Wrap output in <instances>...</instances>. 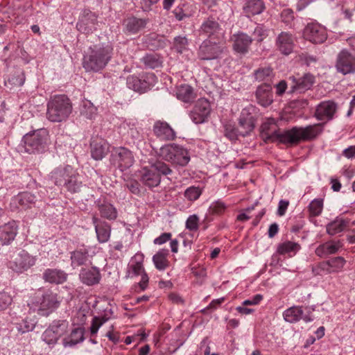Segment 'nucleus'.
<instances>
[{"instance_id": "nucleus-1", "label": "nucleus", "mask_w": 355, "mask_h": 355, "mask_svg": "<svg viewBox=\"0 0 355 355\" xmlns=\"http://www.w3.org/2000/svg\"><path fill=\"white\" fill-rule=\"evenodd\" d=\"M113 48L109 44H100L89 48L84 55L83 65L87 71H98L110 61Z\"/></svg>"}, {"instance_id": "nucleus-2", "label": "nucleus", "mask_w": 355, "mask_h": 355, "mask_svg": "<svg viewBox=\"0 0 355 355\" xmlns=\"http://www.w3.org/2000/svg\"><path fill=\"white\" fill-rule=\"evenodd\" d=\"M71 112V101L64 94L52 96L47 103L46 118L51 122L65 121Z\"/></svg>"}, {"instance_id": "nucleus-3", "label": "nucleus", "mask_w": 355, "mask_h": 355, "mask_svg": "<svg viewBox=\"0 0 355 355\" xmlns=\"http://www.w3.org/2000/svg\"><path fill=\"white\" fill-rule=\"evenodd\" d=\"M150 165L144 166L141 171V182L150 189L157 187L161 182V175H168L172 173L168 166L161 162H149Z\"/></svg>"}, {"instance_id": "nucleus-4", "label": "nucleus", "mask_w": 355, "mask_h": 355, "mask_svg": "<svg viewBox=\"0 0 355 355\" xmlns=\"http://www.w3.org/2000/svg\"><path fill=\"white\" fill-rule=\"evenodd\" d=\"M48 132L46 129H39L25 135L22 139L20 153L40 154L44 153Z\"/></svg>"}, {"instance_id": "nucleus-5", "label": "nucleus", "mask_w": 355, "mask_h": 355, "mask_svg": "<svg viewBox=\"0 0 355 355\" xmlns=\"http://www.w3.org/2000/svg\"><path fill=\"white\" fill-rule=\"evenodd\" d=\"M323 130L322 123H315L305 127H293L286 131L284 139L286 144H297L300 141H311L320 135Z\"/></svg>"}, {"instance_id": "nucleus-6", "label": "nucleus", "mask_w": 355, "mask_h": 355, "mask_svg": "<svg viewBox=\"0 0 355 355\" xmlns=\"http://www.w3.org/2000/svg\"><path fill=\"white\" fill-rule=\"evenodd\" d=\"M157 83V77L153 73H145L139 76H130L127 78V86L129 89L140 94L150 89Z\"/></svg>"}, {"instance_id": "nucleus-7", "label": "nucleus", "mask_w": 355, "mask_h": 355, "mask_svg": "<svg viewBox=\"0 0 355 355\" xmlns=\"http://www.w3.org/2000/svg\"><path fill=\"white\" fill-rule=\"evenodd\" d=\"M36 257L31 255L26 251L20 250L14 254L9 261L8 266L12 271L21 274L35 264Z\"/></svg>"}, {"instance_id": "nucleus-8", "label": "nucleus", "mask_w": 355, "mask_h": 355, "mask_svg": "<svg viewBox=\"0 0 355 355\" xmlns=\"http://www.w3.org/2000/svg\"><path fill=\"white\" fill-rule=\"evenodd\" d=\"M69 322L66 320H54L43 332L42 339L48 345H55L58 340L68 332Z\"/></svg>"}, {"instance_id": "nucleus-9", "label": "nucleus", "mask_w": 355, "mask_h": 355, "mask_svg": "<svg viewBox=\"0 0 355 355\" xmlns=\"http://www.w3.org/2000/svg\"><path fill=\"white\" fill-rule=\"evenodd\" d=\"M226 51V47L219 42L205 40L199 46L198 57L202 60L218 59Z\"/></svg>"}, {"instance_id": "nucleus-10", "label": "nucleus", "mask_w": 355, "mask_h": 355, "mask_svg": "<svg viewBox=\"0 0 355 355\" xmlns=\"http://www.w3.org/2000/svg\"><path fill=\"white\" fill-rule=\"evenodd\" d=\"M285 135L286 131H280L274 119H268L260 128V136L265 142L280 141L286 144Z\"/></svg>"}, {"instance_id": "nucleus-11", "label": "nucleus", "mask_w": 355, "mask_h": 355, "mask_svg": "<svg viewBox=\"0 0 355 355\" xmlns=\"http://www.w3.org/2000/svg\"><path fill=\"white\" fill-rule=\"evenodd\" d=\"M59 306V302L56 294L53 293H46L43 295L36 303L33 302L30 306V310L33 312L37 311L40 315L48 316Z\"/></svg>"}, {"instance_id": "nucleus-12", "label": "nucleus", "mask_w": 355, "mask_h": 355, "mask_svg": "<svg viewBox=\"0 0 355 355\" xmlns=\"http://www.w3.org/2000/svg\"><path fill=\"white\" fill-rule=\"evenodd\" d=\"M335 67L343 75L355 73V54L347 49H342L337 55Z\"/></svg>"}, {"instance_id": "nucleus-13", "label": "nucleus", "mask_w": 355, "mask_h": 355, "mask_svg": "<svg viewBox=\"0 0 355 355\" xmlns=\"http://www.w3.org/2000/svg\"><path fill=\"white\" fill-rule=\"evenodd\" d=\"M98 22L97 15L90 10H85L79 17L76 28L84 34H90L97 29Z\"/></svg>"}, {"instance_id": "nucleus-14", "label": "nucleus", "mask_w": 355, "mask_h": 355, "mask_svg": "<svg viewBox=\"0 0 355 355\" xmlns=\"http://www.w3.org/2000/svg\"><path fill=\"white\" fill-rule=\"evenodd\" d=\"M92 155H125L127 154L125 148L116 150L111 146L106 141L102 139H94L91 142Z\"/></svg>"}, {"instance_id": "nucleus-15", "label": "nucleus", "mask_w": 355, "mask_h": 355, "mask_svg": "<svg viewBox=\"0 0 355 355\" xmlns=\"http://www.w3.org/2000/svg\"><path fill=\"white\" fill-rule=\"evenodd\" d=\"M304 37L312 43L322 44L327 38V32L324 26L318 23H311L305 27Z\"/></svg>"}, {"instance_id": "nucleus-16", "label": "nucleus", "mask_w": 355, "mask_h": 355, "mask_svg": "<svg viewBox=\"0 0 355 355\" xmlns=\"http://www.w3.org/2000/svg\"><path fill=\"white\" fill-rule=\"evenodd\" d=\"M199 33L207 37V40H218L223 35L222 28L214 17H208L202 21Z\"/></svg>"}, {"instance_id": "nucleus-17", "label": "nucleus", "mask_w": 355, "mask_h": 355, "mask_svg": "<svg viewBox=\"0 0 355 355\" xmlns=\"http://www.w3.org/2000/svg\"><path fill=\"white\" fill-rule=\"evenodd\" d=\"M92 248L82 246L71 252V265L73 268L92 263L94 252Z\"/></svg>"}, {"instance_id": "nucleus-18", "label": "nucleus", "mask_w": 355, "mask_h": 355, "mask_svg": "<svg viewBox=\"0 0 355 355\" xmlns=\"http://www.w3.org/2000/svg\"><path fill=\"white\" fill-rule=\"evenodd\" d=\"M211 112L209 102L205 98L198 99L193 110L190 112V117L196 124L204 123Z\"/></svg>"}, {"instance_id": "nucleus-19", "label": "nucleus", "mask_w": 355, "mask_h": 355, "mask_svg": "<svg viewBox=\"0 0 355 355\" xmlns=\"http://www.w3.org/2000/svg\"><path fill=\"white\" fill-rule=\"evenodd\" d=\"M288 80L292 82L291 92H304L311 89L315 83V77L309 73H304L300 77L292 76L289 77Z\"/></svg>"}, {"instance_id": "nucleus-20", "label": "nucleus", "mask_w": 355, "mask_h": 355, "mask_svg": "<svg viewBox=\"0 0 355 355\" xmlns=\"http://www.w3.org/2000/svg\"><path fill=\"white\" fill-rule=\"evenodd\" d=\"M337 107V104L333 101H322L316 107L315 116L320 121H330L334 118Z\"/></svg>"}, {"instance_id": "nucleus-21", "label": "nucleus", "mask_w": 355, "mask_h": 355, "mask_svg": "<svg viewBox=\"0 0 355 355\" xmlns=\"http://www.w3.org/2000/svg\"><path fill=\"white\" fill-rule=\"evenodd\" d=\"M294 37L288 32H281L275 39V47L282 54L288 55L293 52Z\"/></svg>"}, {"instance_id": "nucleus-22", "label": "nucleus", "mask_w": 355, "mask_h": 355, "mask_svg": "<svg viewBox=\"0 0 355 355\" xmlns=\"http://www.w3.org/2000/svg\"><path fill=\"white\" fill-rule=\"evenodd\" d=\"M36 197L29 192H22L14 196L10 201L12 209H26L35 204Z\"/></svg>"}, {"instance_id": "nucleus-23", "label": "nucleus", "mask_w": 355, "mask_h": 355, "mask_svg": "<svg viewBox=\"0 0 355 355\" xmlns=\"http://www.w3.org/2000/svg\"><path fill=\"white\" fill-rule=\"evenodd\" d=\"M196 10V6L193 2L189 0H182L173 10V13L177 20L182 21L193 17Z\"/></svg>"}, {"instance_id": "nucleus-24", "label": "nucleus", "mask_w": 355, "mask_h": 355, "mask_svg": "<svg viewBox=\"0 0 355 355\" xmlns=\"http://www.w3.org/2000/svg\"><path fill=\"white\" fill-rule=\"evenodd\" d=\"M19 225L17 221L11 220L0 226V242L8 245L14 241L18 233Z\"/></svg>"}, {"instance_id": "nucleus-25", "label": "nucleus", "mask_w": 355, "mask_h": 355, "mask_svg": "<svg viewBox=\"0 0 355 355\" xmlns=\"http://www.w3.org/2000/svg\"><path fill=\"white\" fill-rule=\"evenodd\" d=\"M255 96L257 103L263 107H268L273 102L272 85L263 83L257 87Z\"/></svg>"}, {"instance_id": "nucleus-26", "label": "nucleus", "mask_w": 355, "mask_h": 355, "mask_svg": "<svg viewBox=\"0 0 355 355\" xmlns=\"http://www.w3.org/2000/svg\"><path fill=\"white\" fill-rule=\"evenodd\" d=\"M92 223L94 225L97 240L101 243L108 241L111 234V226L96 216H93Z\"/></svg>"}, {"instance_id": "nucleus-27", "label": "nucleus", "mask_w": 355, "mask_h": 355, "mask_svg": "<svg viewBox=\"0 0 355 355\" xmlns=\"http://www.w3.org/2000/svg\"><path fill=\"white\" fill-rule=\"evenodd\" d=\"M72 168L69 165L56 168L51 173V180L55 185L63 187L67 179L71 177Z\"/></svg>"}, {"instance_id": "nucleus-28", "label": "nucleus", "mask_w": 355, "mask_h": 355, "mask_svg": "<svg viewBox=\"0 0 355 355\" xmlns=\"http://www.w3.org/2000/svg\"><path fill=\"white\" fill-rule=\"evenodd\" d=\"M232 40L234 50L242 54L248 52L252 42V39L250 36L242 32L234 34Z\"/></svg>"}, {"instance_id": "nucleus-29", "label": "nucleus", "mask_w": 355, "mask_h": 355, "mask_svg": "<svg viewBox=\"0 0 355 355\" xmlns=\"http://www.w3.org/2000/svg\"><path fill=\"white\" fill-rule=\"evenodd\" d=\"M79 276L81 282L87 286L97 284L101 279L100 270L96 266L82 269Z\"/></svg>"}, {"instance_id": "nucleus-30", "label": "nucleus", "mask_w": 355, "mask_h": 355, "mask_svg": "<svg viewBox=\"0 0 355 355\" xmlns=\"http://www.w3.org/2000/svg\"><path fill=\"white\" fill-rule=\"evenodd\" d=\"M42 276L45 282L55 284L64 283L67 278V274L64 271L57 268L45 270Z\"/></svg>"}, {"instance_id": "nucleus-31", "label": "nucleus", "mask_w": 355, "mask_h": 355, "mask_svg": "<svg viewBox=\"0 0 355 355\" xmlns=\"http://www.w3.org/2000/svg\"><path fill=\"white\" fill-rule=\"evenodd\" d=\"M155 135L163 140H171L175 137V133L171 126L163 121H157L153 126Z\"/></svg>"}, {"instance_id": "nucleus-32", "label": "nucleus", "mask_w": 355, "mask_h": 355, "mask_svg": "<svg viewBox=\"0 0 355 355\" xmlns=\"http://www.w3.org/2000/svg\"><path fill=\"white\" fill-rule=\"evenodd\" d=\"M239 125L238 132L242 137L249 135L254 128L253 116L250 114L242 112L239 117Z\"/></svg>"}, {"instance_id": "nucleus-33", "label": "nucleus", "mask_w": 355, "mask_h": 355, "mask_svg": "<svg viewBox=\"0 0 355 355\" xmlns=\"http://www.w3.org/2000/svg\"><path fill=\"white\" fill-rule=\"evenodd\" d=\"M97 207L101 217L109 220H114L117 218L118 212L116 207L107 201H99Z\"/></svg>"}, {"instance_id": "nucleus-34", "label": "nucleus", "mask_w": 355, "mask_h": 355, "mask_svg": "<svg viewBox=\"0 0 355 355\" xmlns=\"http://www.w3.org/2000/svg\"><path fill=\"white\" fill-rule=\"evenodd\" d=\"M37 323V319L36 316L29 313L24 318L16 322L15 326L19 332L24 334L32 331Z\"/></svg>"}, {"instance_id": "nucleus-35", "label": "nucleus", "mask_w": 355, "mask_h": 355, "mask_svg": "<svg viewBox=\"0 0 355 355\" xmlns=\"http://www.w3.org/2000/svg\"><path fill=\"white\" fill-rule=\"evenodd\" d=\"M254 78L257 82H263V83H270L272 85L275 73L270 67H259L254 70L253 73Z\"/></svg>"}, {"instance_id": "nucleus-36", "label": "nucleus", "mask_w": 355, "mask_h": 355, "mask_svg": "<svg viewBox=\"0 0 355 355\" xmlns=\"http://www.w3.org/2000/svg\"><path fill=\"white\" fill-rule=\"evenodd\" d=\"M265 4L261 0H248L243 6L248 17L261 14L265 10Z\"/></svg>"}, {"instance_id": "nucleus-37", "label": "nucleus", "mask_w": 355, "mask_h": 355, "mask_svg": "<svg viewBox=\"0 0 355 355\" xmlns=\"http://www.w3.org/2000/svg\"><path fill=\"white\" fill-rule=\"evenodd\" d=\"M84 340V329L81 327H76L72 329L71 334L65 337L62 343L65 347H73Z\"/></svg>"}, {"instance_id": "nucleus-38", "label": "nucleus", "mask_w": 355, "mask_h": 355, "mask_svg": "<svg viewBox=\"0 0 355 355\" xmlns=\"http://www.w3.org/2000/svg\"><path fill=\"white\" fill-rule=\"evenodd\" d=\"M341 248L339 241H329L320 245L315 250V254L319 257H326L336 253Z\"/></svg>"}, {"instance_id": "nucleus-39", "label": "nucleus", "mask_w": 355, "mask_h": 355, "mask_svg": "<svg viewBox=\"0 0 355 355\" xmlns=\"http://www.w3.org/2000/svg\"><path fill=\"white\" fill-rule=\"evenodd\" d=\"M316 305H298L299 322L302 320L305 323L313 322L315 319L314 312Z\"/></svg>"}, {"instance_id": "nucleus-40", "label": "nucleus", "mask_w": 355, "mask_h": 355, "mask_svg": "<svg viewBox=\"0 0 355 355\" xmlns=\"http://www.w3.org/2000/svg\"><path fill=\"white\" fill-rule=\"evenodd\" d=\"M169 254L168 249L159 250L153 257V261L155 268L159 270H164L168 267L169 262L167 259Z\"/></svg>"}, {"instance_id": "nucleus-41", "label": "nucleus", "mask_w": 355, "mask_h": 355, "mask_svg": "<svg viewBox=\"0 0 355 355\" xmlns=\"http://www.w3.org/2000/svg\"><path fill=\"white\" fill-rule=\"evenodd\" d=\"M300 246L297 243L287 241L278 245L277 252L282 255L293 257L300 250Z\"/></svg>"}, {"instance_id": "nucleus-42", "label": "nucleus", "mask_w": 355, "mask_h": 355, "mask_svg": "<svg viewBox=\"0 0 355 355\" xmlns=\"http://www.w3.org/2000/svg\"><path fill=\"white\" fill-rule=\"evenodd\" d=\"M176 96L179 100L184 103L191 102L195 98L193 88L187 84L181 85L177 87Z\"/></svg>"}, {"instance_id": "nucleus-43", "label": "nucleus", "mask_w": 355, "mask_h": 355, "mask_svg": "<svg viewBox=\"0 0 355 355\" xmlns=\"http://www.w3.org/2000/svg\"><path fill=\"white\" fill-rule=\"evenodd\" d=\"M146 20L136 17H130L125 20V26L126 31L132 34H135L145 28Z\"/></svg>"}, {"instance_id": "nucleus-44", "label": "nucleus", "mask_w": 355, "mask_h": 355, "mask_svg": "<svg viewBox=\"0 0 355 355\" xmlns=\"http://www.w3.org/2000/svg\"><path fill=\"white\" fill-rule=\"evenodd\" d=\"M188 151L182 146L172 143L160 148V155H187Z\"/></svg>"}, {"instance_id": "nucleus-45", "label": "nucleus", "mask_w": 355, "mask_h": 355, "mask_svg": "<svg viewBox=\"0 0 355 355\" xmlns=\"http://www.w3.org/2000/svg\"><path fill=\"white\" fill-rule=\"evenodd\" d=\"M348 220L343 218H336L327 225V232L330 235H336L343 232L348 225Z\"/></svg>"}, {"instance_id": "nucleus-46", "label": "nucleus", "mask_w": 355, "mask_h": 355, "mask_svg": "<svg viewBox=\"0 0 355 355\" xmlns=\"http://www.w3.org/2000/svg\"><path fill=\"white\" fill-rule=\"evenodd\" d=\"M72 175L67 181L66 184L63 187H65L67 190L71 193H76L80 190L82 187V182L78 180V174L76 173L73 168H72Z\"/></svg>"}, {"instance_id": "nucleus-47", "label": "nucleus", "mask_w": 355, "mask_h": 355, "mask_svg": "<svg viewBox=\"0 0 355 355\" xmlns=\"http://www.w3.org/2000/svg\"><path fill=\"white\" fill-rule=\"evenodd\" d=\"M284 320L291 324L299 322L298 305L291 306L283 311Z\"/></svg>"}, {"instance_id": "nucleus-48", "label": "nucleus", "mask_w": 355, "mask_h": 355, "mask_svg": "<svg viewBox=\"0 0 355 355\" xmlns=\"http://www.w3.org/2000/svg\"><path fill=\"white\" fill-rule=\"evenodd\" d=\"M146 67L150 69H156L162 66V60L161 58L156 54L146 55L143 58Z\"/></svg>"}, {"instance_id": "nucleus-49", "label": "nucleus", "mask_w": 355, "mask_h": 355, "mask_svg": "<svg viewBox=\"0 0 355 355\" xmlns=\"http://www.w3.org/2000/svg\"><path fill=\"white\" fill-rule=\"evenodd\" d=\"M310 216H318L320 215L323 209V200L321 198H315L313 200L309 207Z\"/></svg>"}, {"instance_id": "nucleus-50", "label": "nucleus", "mask_w": 355, "mask_h": 355, "mask_svg": "<svg viewBox=\"0 0 355 355\" xmlns=\"http://www.w3.org/2000/svg\"><path fill=\"white\" fill-rule=\"evenodd\" d=\"M144 272V268L142 263L140 261H137L135 263H132L128 266L127 277L132 278L135 276L140 275Z\"/></svg>"}, {"instance_id": "nucleus-51", "label": "nucleus", "mask_w": 355, "mask_h": 355, "mask_svg": "<svg viewBox=\"0 0 355 355\" xmlns=\"http://www.w3.org/2000/svg\"><path fill=\"white\" fill-rule=\"evenodd\" d=\"M96 107L90 101H86L83 105L80 113L87 119H92L96 116Z\"/></svg>"}, {"instance_id": "nucleus-52", "label": "nucleus", "mask_w": 355, "mask_h": 355, "mask_svg": "<svg viewBox=\"0 0 355 355\" xmlns=\"http://www.w3.org/2000/svg\"><path fill=\"white\" fill-rule=\"evenodd\" d=\"M201 194V189L195 186L188 187L184 191V197L191 202L198 200Z\"/></svg>"}, {"instance_id": "nucleus-53", "label": "nucleus", "mask_w": 355, "mask_h": 355, "mask_svg": "<svg viewBox=\"0 0 355 355\" xmlns=\"http://www.w3.org/2000/svg\"><path fill=\"white\" fill-rule=\"evenodd\" d=\"M188 40L185 36H177L174 38L173 49L179 53L187 49Z\"/></svg>"}, {"instance_id": "nucleus-54", "label": "nucleus", "mask_w": 355, "mask_h": 355, "mask_svg": "<svg viewBox=\"0 0 355 355\" xmlns=\"http://www.w3.org/2000/svg\"><path fill=\"white\" fill-rule=\"evenodd\" d=\"M226 208V205L223 201L218 200L211 203L209 211L211 214L220 215L225 212Z\"/></svg>"}, {"instance_id": "nucleus-55", "label": "nucleus", "mask_w": 355, "mask_h": 355, "mask_svg": "<svg viewBox=\"0 0 355 355\" xmlns=\"http://www.w3.org/2000/svg\"><path fill=\"white\" fill-rule=\"evenodd\" d=\"M268 34V30L263 24H257L253 32L254 40L259 42H262Z\"/></svg>"}, {"instance_id": "nucleus-56", "label": "nucleus", "mask_w": 355, "mask_h": 355, "mask_svg": "<svg viewBox=\"0 0 355 355\" xmlns=\"http://www.w3.org/2000/svg\"><path fill=\"white\" fill-rule=\"evenodd\" d=\"M313 272L316 275H324L326 274L332 273V271L330 268L329 261H322L315 267L313 268Z\"/></svg>"}, {"instance_id": "nucleus-57", "label": "nucleus", "mask_w": 355, "mask_h": 355, "mask_svg": "<svg viewBox=\"0 0 355 355\" xmlns=\"http://www.w3.org/2000/svg\"><path fill=\"white\" fill-rule=\"evenodd\" d=\"M200 218L196 214L190 215L185 223L187 230L191 232H196L199 228Z\"/></svg>"}, {"instance_id": "nucleus-58", "label": "nucleus", "mask_w": 355, "mask_h": 355, "mask_svg": "<svg viewBox=\"0 0 355 355\" xmlns=\"http://www.w3.org/2000/svg\"><path fill=\"white\" fill-rule=\"evenodd\" d=\"M12 302V297L8 292H0V311L6 310Z\"/></svg>"}, {"instance_id": "nucleus-59", "label": "nucleus", "mask_w": 355, "mask_h": 355, "mask_svg": "<svg viewBox=\"0 0 355 355\" xmlns=\"http://www.w3.org/2000/svg\"><path fill=\"white\" fill-rule=\"evenodd\" d=\"M281 21L287 26H291L294 19V12L291 9H284L280 15Z\"/></svg>"}, {"instance_id": "nucleus-60", "label": "nucleus", "mask_w": 355, "mask_h": 355, "mask_svg": "<svg viewBox=\"0 0 355 355\" xmlns=\"http://www.w3.org/2000/svg\"><path fill=\"white\" fill-rule=\"evenodd\" d=\"M332 272L340 270L345 263V259L341 257H337L328 260Z\"/></svg>"}, {"instance_id": "nucleus-61", "label": "nucleus", "mask_w": 355, "mask_h": 355, "mask_svg": "<svg viewBox=\"0 0 355 355\" xmlns=\"http://www.w3.org/2000/svg\"><path fill=\"white\" fill-rule=\"evenodd\" d=\"M238 130L239 128H235L230 124H226L225 125V135L230 140H236L239 136H241Z\"/></svg>"}, {"instance_id": "nucleus-62", "label": "nucleus", "mask_w": 355, "mask_h": 355, "mask_svg": "<svg viewBox=\"0 0 355 355\" xmlns=\"http://www.w3.org/2000/svg\"><path fill=\"white\" fill-rule=\"evenodd\" d=\"M101 326H102V322H99V317H98V316L94 317L92 319V321L91 327H90L91 336H95L97 334L98 331L101 327Z\"/></svg>"}, {"instance_id": "nucleus-63", "label": "nucleus", "mask_w": 355, "mask_h": 355, "mask_svg": "<svg viewBox=\"0 0 355 355\" xmlns=\"http://www.w3.org/2000/svg\"><path fill=\"white\" fill-rule=\"evenodd\" d=\"M126 187L135 195H139L141 192L140 184L137 180H130L126 183Z\"/></svg>"}, {"instance_id": "nucleus-64", "label": "nucleus", "mask_w": 355, "mask_h": 355, "mask_svg": "<svg viewBox=\"0 0 355 355\" xmlns=\"http://www.w3.org/2000/svg\"><path fill=\"white\" fill-rule=\"evenodd\" d=\"M172 234L168 232L162 234L159 236L154 239V243L156 245H162L169 241L171 238Z\"/></svg>"}]
</instances>
